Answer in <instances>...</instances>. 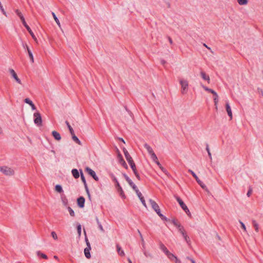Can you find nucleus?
I'll list each match as a JSON object with an SVG mask.
<instances>
[{
    "instance_id": "f257e3e1",
    "label": "nucleus",
    "mask_w": 263,
    "mask_h": 263,
    "mask_svg": "<svg viewBox=\"0 0 263 263\" xmlns=\"http://www.w3.org/2000/svg\"><path fill=\"white\" fill-rule=\"evenodd\" d=\"M123 152L125 157V158L126 160L127 161L128 163L130 165L131 168L134 169L135 167H136L135 163H134L132 157L128 153V151L125 148H123Z\"/></svg>"
},
{
    "instance_id": "f03ea898",
    "label": "nucleus",
    "mask_w": 263,
    "mask_h": 263,
    "mask_svg": "<svg viewBox=\"0 0 263 263\" xmlns=\"http://www.w3.org/2000/svg\"><path fill=\"white\" fill-rule=\"evenodd\" d=\"M0 171L6 176H12L14 174V171L7 166L0 167Z\"/></svg>"
},
{
    "instance_id": "7ed1b4c3",
    "label": "nucleus",
    "mask_w": 263,
    "mask_h": 263,
    "mask_svg": "<svg viewBox=\"0 0 263 263\" xmlns=\"http://www.w3.org/2000/svg\"><path fill=\"white\" fill-rule=\"evenodd\" d=\"M201 86L204 88V89L205 90L210 92L211 93H212V94L214 95V104L215 105V109L217 110V103L218 102V96L217 93L213 89H210V88L204 86V85H203L201 84Z\"/></svg>"
},
{
    "instance_id": "20e7f679",
    "label": "nucleus",
    "mask_w": 263,
    "mask_h": 263,
    "mask_svg": "<svg viewBox=\"0 0 263 263\" xmlns=\"http://www.w3.org/2000/svg\"><path fill=\"white\" fill-rule=\"evenodd\" d=\"M180 84L181 86V92L182 94H185L188 90L189 84L186 80H180Z\"/></svg>"
},
{
    "instance_id": "39448f33",
    "label": "nucleus",
    "mask_w": 263,
    "mask_h": 263,
    "mask_svg": "<svg viewBox=\"0 0 263 263\" xmlns=\"http://www.w3.org/2000/svg\"><path fill=\"white\" fill-rule=\"evenodd\" d=\"M34 122L38 126L42 125V119L41 114L39 112L34 113Z\"/></svg>"
},
{
    "instance_id": "423d86ee",
    "label": "nucleus",
    "mask_w": 263,
    "mask_h": 263,
    "mask_svg": "<svg viewBox=\"0 0 263 263\" xmlns=\"http://www.w3.org/2000/svg\"><path fill=\"white\" fill-rule=\"evenodd\" d=\"M149 202L153 209L156 212L157 214H159V213H161V211L158 204L152 199L149 200Z\"/></svg>"
},
{
    "instance_id": "0eeeda50",
    "label": "nucleus",
    "mask_w": 263,
    "mask_h": 263,
    "mask_svg": "<svg viewBox=\"0 0 263 263\" xmlns=\"http://www.w3.org/2000/svg\"><path fill=\"white\" fill-rule=\"evenodd\" d=\"M85 172H87L90 176H91L94 180L98 181H99V177L97 176L95 172L89 168V167H86L85 168Z\"/></svg>"
},
{
    "instance_id": "6e6552de",
    "label": "nucleus",
    "mask_w": 263,
    "mask_h": 263,
    "mask_svg": "<svg viewBox=\"0 0 263 263\" xmlns=\"http://www.w3.org/2000/svg\"><path fill=\"white\" fill-rule=\"evenodd\" d=\"M123 175L125 179L126 180V181L128 183V184L133 188V189L135 191H138V187L134 183V182L132 181V180L128 177V176L125 174H123Z\"/></svg>"
},
{
    "instance_id": "1a4fd4ad",
    "label": "nucleus",
    "mask_w": 263,
    "mask_h": 263,
    "mask_svg": "<svg viewBox=\"0 0 263 263\" xmlns=\"http://www.w3.org/2000/svg\"><path fill=\"white\" fill-rule=\"evenodd\" d=\"M80 171H81L80 176H81V180H82V182H83V183L84 184V185L86 192V193H87L89 198H90V193H89V190H88V186H87V183H86L85 177L84 176V174H83L82 170H80Z\"/></svg>"
},
{
    "instance_id": "9d476101",
    "label": "nucleus",
    "mask_w": 263,
    "mask_h": 263,
    "mask_svg": "<svg viewBox=\"0 0 263 263\" xmlns=\"http://www.w3.org/2000/svg\"><path fill=\"white\" fill-rule=\"evenodd\" d=\"M175 198L183 210H187V206L179 196L175 195Z\"/></svg>"
},
{
    "instance_id": "9b49d317",
    "label": "nucleus",
    "mask_w": 263,
    "mask_h": 263,
    "mask_svg": "<svg viewBox=\"0 0 263 263\" xmlns=\"http://www.w3.org/2000/svg\"><path fill=\"white\" fill-rule=\"evenodd\" d=\"M118 158L119 159V161L120 163L126 169L128 168V166L126 163L125 161L124 160L122 155L119 153L118 154Z\"/></svg>"
},
{
    "instance_id": "f8f14e48",
    "label": "nucleus",
    "mask_w": 263,
    "mask_h": 263,
    "mask_svg": "<svg viewBox=\"0 0 263 263\" xmlns=\"http://www.w3.org/2000/svg\"><path fill=\"white\" fill-rule=\"evenodd\" d=\"M9 72L10 74H11L12 77L15 79V80L20 84H21V80L18 78L16 72L15 71L12 69H9Z\"/></svg>"
},
{
    "instance_id": "ddd939ff",
    "label": "nucleus",
    "mask_w": 263,
    "mask_h": 263,
    "mask_svg": "<svg viewBox=\"0 0 263 263\" xmlns=\"http://www.w3.org/2000/svg\"><path fill=\"white\" fill-rule=\"evenodd\" d=\"M85 199L83 197L81 196V197H79L77 199L78 205L81 208H84V205H85Z\"/></svg>"
},
{
    "instance_id": "4468645a",
    "label": "nucleus",
    "mask_w": 263,
    "mask_h": 263,
    "mask_svg": "<svg viewBox=\"0 0 263 263\" xmlns=\"http://www.w3.org/2000/svg\"><path fill=\"white\" fill-rule=\"evenodd\" d=\"M200 77L201 78L204 80L205 81L207 82L208 84L210 83V78L208 74H207L205 72L201 71L200 72Z\"/></svg>"
},
{
    "instance_id": "2eb2a0df",
    "label": "nucleus",
    "mask_w": 263,
    "mask_h": 263,
    "mask_svg": "<svg viewBox=\"0 0 263 263\" xmlns=\"http://www.w3.org/2000/svg\"><path fill=\"white\" fill-rule=\"evenodd\" d=\"M179 231L181 233V234L182 235L183 237H184V239L185 240V241L187 242H188V239H189V237H187L185 232V230L184 229V228L182 226H179Z\"/></svg>"
},
{
    "instance_id": "dca6fc26",
    "label": "nucleus",
    "mask_w": 263,
    "mask_h": 263,
    "mask_svg": "<svg viewBox=\"0 0 263 263\" xmlns=\"http://www.w3.org/2000/svg\"><path fill=\"white\" fill-rule=\"evenodd\" d=\"M24 27L26 28L27 31L29 32L31 36L33 39H36L35 36L33 32L31 30V28L29 27V26L27 24L26 21L22 23Z\"/></svg>"
},
{
    "instance_id": "f3484780",
    "label": "nucleus",
    "mask_w": 263,
    "mask_h": 263,
    "mask_svg": "<svg viewBox=\"0 0 263 263\" xmlns=\"http://www.w3.org/2000/svg\"><path fill=\"white\" fill-rule=\"evenodd\" d=\"M137 196H138L139 199L140 200L141 202H142V204L145 206L146 207V204L145 203V201L144 199V197L142 196V194L140 192H139V190H138V191H135Z\"/></svg>"
},
{
    "instance_id": "a211bd4d",
    "label": "nucleus",
    "mask_w": 263,
    "mask_h": 263,
    "mask_svg": "<svg viewBox=\"0 0 263 263\" xmlns=\"http://www.w3.org/2000/svg\"><path fill=\"white\" fill-rule=\"evenodd\" d=\"M226 108L228 116L230 117V119H232L233 118L232 112L231 110L230 105L228 102H227L226 104Z\"/></svg>"
},
{
    "instance_id": "6ab92c4d",
    "label": "nucleus",
    "mask_w": 263,
    "mask_h": 263,
    "mask_svg": "<svg viewBox=\"0 0 263 263\" xmlns=\"http://www.w3.org/2000/svg\"><path fill=\"white\" fill-rule=\"evenodd\" d=\"M24 102L28 104L29 105H30V106L31 107V108H32V110H35L36 109L35 106L33 103L32 101L31 100H30L29 98H26L24 100Z\"/></svg>"
},
{
    "instance_id": "aec40b11",
    "label": "nucleus",
    "mask_w": 263,
    "mask_h": 263,
    "mask_svg": "<svg viewBox=\"0 0 263 263\" xmlns=\"http://www.w3.org/2000/svg\"><path fill=\"white\" fill-rule=\"evenodd\" d=\"M159 248L165 253V255L168 254L170 252L166 247L164 246V245H163L161 242H159Z\"/></svg>"
},
{
    "instance_id": "412c9836",
    "label": "nucleus",
    "mask_w": 263,
    "mask_h": 263,
    "mask_svg": "<svg viewBox=\"0 0 263 263\" xmlns=\"http://www.w3.org/2000/svg\"><path fill=\"white\" fill-rule=\"evenodd\" d=\"M52 135L54 138L58 141H60L61 139L60 134L57 131L53 130L52 132Z\"/></svg>"
},
{
    "instance_id": "4be33fe9",
    "label": "nucleus",
    "mask_w": 263,
    "mask_h": 263,
    "mask_svg": "<svg viewBox=\"0 0 263 263\" xmlns=\"http://www.w3.org/2000/svg\"><path fill=\"white\" fill-rule=\"evenodd\" d=\"M15 13L16 14V15L21 19L22 23H24V22H25V18H24L23 15L22 14V13H21V12L19 10L16 9L15 10Z\"/></svg>"
},
{
    "instance_id": "5701e85b",
    "label": "nucleus",
    "mask_w": 263,
    "mask_h": 263,
    "mask_svg": "<svg viewBox=\"0 0 263 263\" xmlns=\"http://www.w3.org/2000/svg\"><path fill=\"white\" fill-rule=\"evenodd\" d=\"M90 250H91V248H88V247H86L84 249L85 256L87 258H88V259L90 258L91 257V255L90 253Z\"/></svg>"
},
{
    "instance_id": "b1692460",
    "label": "nucleus",
    "mask_w": 263,
    "mask_h": 263,
    "mask_svg": "<svg viewBox=\"0 0 263 263\" xmlns=\"http://www.w3.org/2000/svg\"><path fill=\"white\" fill-rule=\"evenodd\" d=\"M71 173L74 178L78 179V178H79L80 174L77 169H72L71 171Z\"/></svg>"
},
{
    "instance_id": "393cba45",
    "label": "nucleus",
    "mask_w": 263,
    "mask_h": 263,
    "mask_svg": "<svg viewBox=\"0 0 263 263\" xmlns=\"http://www.w3.org/2000/svg\"><path fill=\"white\" fill-rule=\"evenodd\" d=\"M144 147L146 149L147 152L150 155L154 153L153 148L148 144L145 143Z\"/></svg>"
},
{
    "instance_id": "a878e982",
    "label": "nucleus",
    "mask_w": 263,
    "mask_h": 263,
    "mask_svg": "<svg viewBox=\"0 0 263 263\" xmlns=\"http://www.w3.org/2000/svg\"><path fill=\"white\" fill-rule=\"evenodd\" d=\"M116 247H117V251L119 255H120L121 256H124V255H125L124 252L122 250L121 247L119 246V244L116 245Z\"/></svg>"
},
{
    "instance_id": "bb28decb",
    "label": "nucleus",
    "mask_w": 263,
    "mask_h": 263,
    "mask_svg": "<svg viewBox=\"0 0 263 263\" xmlns=\"http://www.w3.org/2000/svg\"><path fill=\"white\" fill-rule=\"evenodd\" d=\"M117 188L118 192H119V193L120 194V196L122 198H125V195L124 194V191H123L122 187L121 186H120L117 187Z\"/></svg>"
},
{
    "instance_id": "cd10ccee",
    "label": "nucleus",
    "mask_w": 263,
    "mask_h": 263,
    "mask_svg": "<svg viewBox=\"0 0 263 263\" xmlns=\"http://www.w3.org/2000/svg\"><path fill=\"white\" fill-rule=\"evenodd\" d=\"M110 176L111 178L113 181H114L116 183V187L120 186V185L116 178V177L115 176V175L113 174H110Z\"/></svg>"
},
{
    "instance_id": "c85d7f7f",
    "label": "nucleus",
    "mask_w": 263,
    "mask_h": 263,
    "mask_svg": "<svg viewBox=\"0 0 263 263\" xmlns=\"http://www.w3.org/2000/svg\"><path fill=\"white\" fill-rule=\"evenodd\" d=\"M72 140L79 145H82L81 141L79 139V138L75 135L74 133L73 135H71Z\"/></svg>"
},
{
    "instance_id": "c756f323",
    "label": "nucleus",
    "mask_w": 263,
    "mask_h": 263,
    "mask_svg": "<svg viewBox=\"0 0 263 263\" xmlns=\"http://www.w3.org/2000/svg\"><path fill=\"white\" fill-rule=\"evenodd\" d=\"M27 52L28 53V55L30 58L31 63H34L33 55V54H32L31 50L29 49V47H27Z\"/></svg>"
},
{
    "instance_id": "7c9ffc66",
    "label": "nucleus",
    "mask_w": 263,
    "mask_h": 263,
    "mask_svg": "<svg viewBox=\"0 0 263 263\" xmlns=\"http://www.w3.org/2000/svg\"><path fill=\"white\" fill-rule=\"evenodd\" d=\"M138 233L140 236V238H141V243H142V248L145 249V242H144V239L143 238L142 235L139 230H138Z\"/></svg>"
},
{
    "instance_id": "2f4dec72",
    "label": "nucleus",
    "mask_w": 263,
    "mask_h": 263,
    "mask_svg": "<svg viewBox=\"0 0 263 263\" xmlns=\"http://www.w3.org/2000/svg\"><path fill=\"white\" fill-rule=\"evenodd\" d=\"M55 190L57 192H58L59 193H61L63 192L62 186L59 184H57L55 185Z\"/></svg>"
},
{
    "instance_id": "473e14b6",
    "label": "nucleus",
    "mask_w": 263,
    "mask_h": 263,
    "mask_svg": "<svg viewBox=\"0 0 263 263\" xmlns=\"http://www.w3.org/2000/svg\"><path fill=\"white\" fill-rule=\"evenodd\" d=\"M167 257L171 260L172 261H174V259L176 258V256L175 255H174L173 254H172V253H171L170 252H168V254H167L166 255Z\"/></svg>"
},
{
    "instance_id": "72a5a7b5",
    "label": "nucleus",
    "mask_w": 263,
    "mask_h": 263,
    "mask_svg": "<svg viewBox=\"0 0 263 263\" xmlns=\"http://www.w3.org/2000/svg\"><path fill=\"white\" fill-rule=\"evenodd\" d=\"M96 220L97 221V224L98 225V227H99V229L102 231V232H104V230L101 224V223H100V222L99 221V219L97 217H96Z\"/></svg>"
},
{
    "instance_id": "f704fd0d",
    "label": "nucleus",
    "mask_w": 263,
    "mask_h": 263,
    "mask_svg": "<svg viewBox=\"0 0 263 263\" xmlns=\"http://www.w3.org/2000/svg\"><path fill=\"white\" fill-rule=\"evenodd\" d=\"M253 226L255 228V231L258 232L259 231L258 224L255 220H252Z\"/></svg>"
},
{
    "instance_id": "c9c22d12",
    "label": "nucleus",
    "mask_w": 263,
    "mask_h": 263,
    "mask_svg": "<svg viewBox=\"0 0 263 263\" xmlns=\"http://www.w3.org/2000/svg\"><path fill=\"white\" fill-rule=\"evenodd\" d=\"M65 123H66V125H67V127H68V129L69 130V132H70L71 135H73V134L74 133L73 128L70 126L69 123L67 121H66L65 122Z\"/></svg>"
},
{
    "instance_id": "e433bc0d",
    "label": "nucleus",
    "mask_w": 263,
    "mask_h": 263,
    "mask_svg": "<svg viewBox=\"0 0 263 263\" xmlns=\"http://www.w3.org/2000/svg\"><path fill=\"white\" fill-rule=\"evenodd\" d=\"M135 175L136 176V178H137V179H138L139 180H141V178L140 177V175L139 174H138L137 171V169H136V167H135V168L134 169H132Z\"/></svg>"
},
{
    "instance_id": "4c0bfd02",
    "label": "nucleus",
    "mask_w": 263,
    "mask_h": 263,
    "mask_svg": "<svg viewBox=\"0 0 263 263\" xmlns=\"http://www.w3.org/2000/svg\"><path fill=\"white\" fill-rule=\"evenodd\" d=\"M37 256H41L42 258L44 259H47L48 258V257L46 254L41 253L40 251L37 252Z\"/></svg>"
},
{
    "instance_id": "58836bf2",
    "label": "nucleus",
    "mask_w": 263,
    "mask_h": 263,
    "mask_svg": "<svg viewBox=\"0 0 263 263\" xmlns=\"http://www.w3.org/2000/svg\"><path fill=\"white\" fill-rule=\"evenodd\" d=\"M142 251H143V253L144 255L145 256V257H151V258L153 257V255L151 253H149L147 252V251H145V249H144L142 248Z\"/></svg>"
},
{
    "instance_id": "ea45409f",
    "label": "nucleus",
    "mask_w": 263,
    "mask_h": 263,
    "mask_svg": "<svg viewBox=\"0 0 263 263\" xmlns=\"http://www.w3.org/2000/svg\"><path fill=\"white\" fill-rule=\"evenodd\" d=\"M237 2L240 5H245L248 4V0H237Z\"/></svg>"
},
{
    "instance_id": "a19ab883",
    "label": "nucleus",
    "mask_w": 263,
    "mask_h": 263,
    "mask_svg": "<svg viewBox=\"0 0 263 263\" xmlns=\"http://www.w3.org/2000/svg\"><path fill=\"white\" fill-rule=\"evenodd\" d=\"M52 14L53 17L55 21L56 22L57 24L58 25V26L59 27H60V21H59L58 18L57 17V16L55 15V14L54 12H52Z\"/></svg>"
},
{
    "instance_id": "79ce46f5",
    "label": "nucleus",
    "mask_w": 263,
    "mask_h": 263,
    "mask_svg": "<svg viewBox=\"0 0 263 263\" xmlns=\"http://www.w3.org/2000/svg\"><path fill=\"white\" fill-rule=\"evenodd\" d=\"M151 157L154 162H156V161L158 160L157 157L155 153L151 155Z\"/></svg>"
},
{
    "instance_id": "37998d69",
    "label": "nucleus",
    "mask_w": 263,
    "mask_h": 263,
    "mask_svg": "<svg viewBox=\"0 0 263 263\" xmlns=\"http://www.w3.org/2000/svg\"><path fill=\"white\" fill-rule=\"evenodd\" d=\"M68 210L69 212V214L72 217H74L75 216V214H74V212L73 211V210L70 208V207H68Z\"/></svg>"
},
{
    "instance_id": "c03bdc74",
    "label": "nucleus",
    "mask_w": 263,
    "mask_h": 263,
    "mask_svg": "<svg viewBox=\"0 0 263 263\" xmlns=\"http://www.w3.org/2000/svg\"><path fill=\"white\" fill-rule=\"evenodd\" d=\"M188 172L193 175V176L195 178L196 180L197 181V175H196V174L191 170H189Z\"/></svg>"
},
{
    "instance_id": "a18cd8bd",
    "label": "nucleus",
    "mask_w": 263,
    "mask_h": 263,
    "mask_svg": "<svg viewBox=\"0 0 263 263\" xmlns=\"http://www.w3.org/2000/svg\"><path fill=\"white\" fill-rule=\"evenodd\" d=\"M198 184H199L201 186V187L205 191H206V192H209L206 186L203 183L200 182L199 180H198Z\"/></svg>"
},
{
    "instance_id": "49530a36",
    "label": "nucleus",
    "mask_w": 263,
    "mask_h": 263,
    "mask_svg": "<svg viewBox=\"0 0 263 263\" xmlns=\"http://www.w3.org/2000/svg\"><path fill=\"white\" fill-rule=\"evenodd\" d=\"M172 222L178 229H179V226H182L177 220L175 219L173 220Z\"/></svg>"
},
{
    "instance_id": "de8ad7c7",
    "label": "nucleus",
    "mask_w": 263,
    "mask_h": 263,
    "mask_svg": "<svg viewBox=\"0 0 263 263\" xmlns=\"http://www.w3.org/2000/svg\"><path fill=\"white\" fill-rule=\"evenodd\" d=\"M77 231L80 237L81 235V226L80 224L77 226Z\"/></svg>"
},
{
    "instance_id": "09e8293b",
    "label": "nucleus",
    "mask_w": 263,
    "mask_h": 263,
    "mask_svg": "<svg viewBox=\"0 0 263 263\" xmlns=\"http://www.w3.org/2000/svg\"><path fill=\"white\" fill-rule=\"evenodd\" d=\"M158 215L161 218L162 220H165V221H167V218L165 216H164L163 214H162L161 213Z\"/></svg>"
},
{
    "instance_id": "8fccbe9b",
    "label": "nucleus",
    "mask_w": 263,
    "mask_h": 263,
    "mask_svg": "<svg viewBox=\"0 0 263 263\" xmlns=\"http://www.w3.org/2000/svg\"><path fill=\"white\" fill-rule=\"evenodd\" d=\"M51 236L52 237V238L54 239V240H57L58 239V236H57V235L56 234V233L54 231H52L51 233Z\"/></svg>"
},
{
    "instance_id": "3c124183",
    "label": "nucleus",
    "mask_w": 263,
    "mask_h": 263,
    "mask_svg": "<svg viewBox=\"0 0 263 263\" xmlns=\"http://www.w3.org/2000/svg\"><path fill=\"white\" fill-rule=\"evenodd\" d=\"M239 223L241 224V228L245 232L247 231L246 227L245 225V224L241 221H239Z\"/></svg>"
},
{
    "instance_id": "603ef678",
    "label": "nucleus",
    "mask_w": 263,
    "mask_h": 263,
    "mask_svg": "<svg viewBox=\"0 0 263 263\" xmlns=\"http://www.w3.org/2000/svg\"><path fill=\"white\" fill-rule=\"evenodd\" d=\"M206 150L207 151V152L208 153V155H209L210 158L211 159H212V155L210 151L209 145L208 144L206 145Z\"/></svg>"
},
{
    "instance_id": "864d4df0",
    "label": "nucleus",
    "mask_w": 263,
    "mask_h": 263,
    "mask_svg": "<svg viewBox=\"0 0 263 263\" xmlns=\"http://www.w3.org/2000/svg\"><path fill=\"white\" fill-rule=\"evenodd\" d=\"M85 241H86V245H87V247L88 248H91L90 247V244L88 241V239L87 238V237L86 236H85Z\"/></svg>"
},
{
    "instance_id": "5fc2aeb1",
    "label": "nucleus",
    "mask_w": 263,
    "mask_h": 263,
    "mask_svg": "<svg viewBox=\"0 0 263 263\" xmlns=\"http://www.w3.org/2000/svg\"><path fill=\"white\" fill-rule=\"evenodd\" d=\"M124 108L125 109V110L128 112V113L129 114V115L130 116H132V112L127 108V106H124Z\"/></svg>"
},
{
    "instance_id": "6e6d98bb",
    "label": "nucleus",
    "mask_w": 263,
    "mask_h": 263,
    "mask_svg": "<svg viewBox=\"0 0 263 263\" xmlns=\"http://www.w3.org/2000/svg\"><path fill=\"white\" fill-rule=\"evenodd\" d=\"M184 212L186 213V214L190 217H191V213L190 212L189 210L187 209V210H183Z\"/></svg>"
},
{
    "instance_id": "4d7b16f0",
    "label": "nucleus",
    "mask_w": 263,
    "mask_h": 263,
    "mask_svg": "<svg viewBox=\"0 0 263 263\" xmlns=\"http://www.w3.org/2000/svg\"><path fill=\"white\" fill-rule=\"evenodd\" d=\"M159 168L161 170V171L164 172V173H166V170L165 168H164L162 166H161L160 167H159Z\"/></svg>"
},
{
    "instance_id": "13d9d810",
    "label": "nucleus",
    "mask_w": 263,
    "mask_h": 263,
    "mask_svg": "<svg viewBox=\"0 0 263 263\" xmlns=\"http://www.w3.org/2000/svg\"><path fill=\"white\" fill-rule=\"evenodd\" d=\"M186 259H189V260H191V261L192 263H196V261H195L194 259H192V258H190V257H187L186 258Z\"/></svg>"
},
{
    "instance_id": "bf43d9fd",
    "label": "nucleus",
    "mask_w": 263,
    "mask_h": 263,
    "mask_svg": "<svg viewBox=\"0 0 263 263\" xmlns=\"http://www.w3.org/2000/svg\"><path fill=\"white\" fill-rule=\"evenodd\" d=\"M174 261L176 262V263H181V261L180 260H179L177 257H176V258L174 259Z\"/></svg>"
},
{
    "instance_id": "052dcab7",
    "label": "nucleus",
    "mask_w": 263,
    "mask_h": 263,
    "mask_svg": "<svg viewBox=\"0 0 263 263\" xmlns=\"http://www.w3.org/2000/svg\"><path fill=\"white\" fill-rule=\"evenodd\" d=\"M167 39H168V40L169 42L170 43V44H173V40H172V39H171V37H170V36H168V37H167Z\"/></svg>"
},
{
    "instance_id": "680f3d73",
    "label": "nucleus",
    "mask_w": 263,
    "mask_h": 263,
    "mask_svg": "<svg viewBox=\"0 0 263 263\" xmlns=\"http://www.w3.org/2000/svg\"><path fill=\"white\" fill-rule=\"evenodd\" d=\"M161 63L163 65H164V64L166 63V61L162 59L161 60Z\"/></svg>"
},
{
    "instance_id": "e2e57ef3",
    "label": "nucleus",
    "mask_w": 263,
    "mask_h": 263,
    "mask_svg": "<svg viewBox=\"0 0 263 263\" xmlns=\"http://www.w3.org/2000/svg\"><path fill=\"white\" fill-rule=\"evenodd\" d=\"M155 162L158 165V166H159V167H160L161 166H162L158 160H157L156 162Z\"/></svg>"
},
{
    "instance_id": "0e129e2a",
    "label": "nucleus",
    "mask_w": 263,
    "mask_h": 263,
    "mask_svg": "<svg viewBox=\"0 0 263 263\" xmlns=\"http://www.w3.org/2000/svg\"><path fill=\"white\" fill-rule=\"evenodd\" d=\"M24 48L27 50V47H29L26 44H23Z\"/></svg>"
},
{
    "instance_id": "69168bd1",
    "label": "nucleus",
    "mask_w": 263,
    "mask_h": 263,
    "mask_svg": "<svg viewBox=\"0 0 263 263\" xmlns=\"http://www.w3.org/2000/svg\"><path fill=\"white\" fill-rule=\"evenodd\" d=\"M119 140H120L121 141H122V142H123L124 143H125V141L124 140V139L122 138H119Z\"/></svg>"
},
{
    "instance_id": "338daca9",
    "label": "nucleus",
    "mask_w": 263,
    "mask_h": 263,
    "mask_svg": "<svg viewBox=\"0 0 263 263\" xmlns=\"http://www.w3.org/2000/svg\"><path fill=\"white\" fill-rule=\"evenodd\" d=\"M251 194V191H248V193H247V196L249 197L250 196V194Z\"/></svg>"
},
{
    "instance_id": "774afa93",
    "label": "nucleus",
    "mask_w": 263,
    "mask_h": 263,
    "mask_svg": "<svg viewBox=\"0 0 263 263\" xmlns=\"http://www.w3.org/2000/svg\"><path fill=\"white\" fill-rule=\"evenodd\" d=\"M128 261L129 263H132V260H130V258H128Z\"/></svg>"
}]
</instances>
